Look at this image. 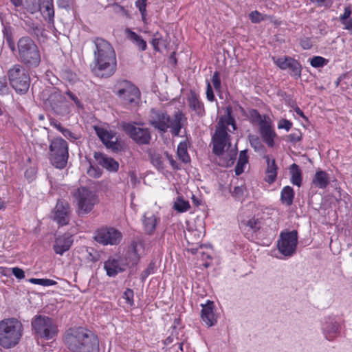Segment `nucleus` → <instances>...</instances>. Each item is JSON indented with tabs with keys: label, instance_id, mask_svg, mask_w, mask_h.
I'll return each instance as SVG.
<instances>
[{
	"label": "nucleus",
	"instance_id": "1",
	"mask_svg": "<svg viewBox=\"0 0 352 352\" xmlns=\"http://www.w3.org/2000/svg\"><path fill=\"white\" fill-rule=\"evenodd\" d=\"M63 342L70 352H100L98 336L83 327L67 329L63 336Z\"/></svg>",
	"mask_w": 352,
	"mask_h": 352
},
{
	"label": "nucleus",
	"instance_id": "2",
	"mask_svg": "<svg viewBox=\"0 0 352 352\" xmlns=\"http://www.w3.org/2000/svg\"><path fill=\"white\" fill-rule=\"evenodd\" d=\"M96 50L94 52V66L93 73L100 78H109L116 70V55L112 45L102 38L94 40Z\"/></svg>",
	"mask_w": 352,
	"mask_h": 352
},
{
	"label": "nucleus",
	"instance_id": "3",
	"mask_svg": "<svg viewBox=\"0 0 352 352\" xmlns=\"http://www.w3.org/2000/svg\"><path fill=\"white\" fill-rule=\"evenodd\" d=\"M18 62L29 69L37 68L41 63V54L38 45L30 36H23L11 51Z\"/></svg>",
	"mask_w": 352,
	"mask_h": 352
},
{
	"label": "nucleus",
	"instance_id": "4",
	"mask_svg": "<svg viewBox=\"0 0 352 352\" xmlns=\"http://www.w3.org/2000/svg\"><path fill=\"white\" fill-rule=\"evenodd\" d=\"M23 325L14 318L0 321V346L4 349L14 347L20 341Z\"/></svg>",
	"mask_w": 352,
	"mask_h": 352
},
{
	"label": "nucleus",
	"instance_id": "5",
	"mask_svg": "<svg viewBox=\"0 0 352 352\" xmlns=\"http://www.w3.org/2000/svg\"><path fill=\"white\" fill-rule=\"evenodd\" d=\"M33 333L38 338L46 340L54 339L58 333V329L56 321L45 315H36L31 321Z\"/></svg>",
	"mask_w": 352,
	"mask_h": 352
},
{
	"label": "nucleus",
	"instance_id": "6",
	"mask_svg": "<svg viewBox=\"0 0 352 352\" xmlns=\"http://www.w3.org/2000/svg\"><path fill=\"white\" fill-rule=\"evenodd\" d=\"M49 151L50 163L58 169L65 168L69 158L67 142L60 137L54 138L50 141Z\"/></svg>",
	"mask_w": 352,
	"mask_h": 352
},
{
	"label": "nucleus",
	"instance_id": "7",
	"mask_svg": "<svg viewBox=\"0 0 352 352\" xmlns=\"http://www.w3.org/2000/svg\"><path fill=\"white\" fill-rule=\"evenodd\" d=\"M28 69L21 64H15L8 72L10 85L17 94H25L29 90L30 76Z\"/></svg>",
	"mask_w": 352,
	"mask_h": 352
},
{
	"label": "nucleus",
	"instance_id": "8",
	"mask_svg": "<svg viewBox=\"0 0 352 352\" xmlns=\"http://www.w3.org/2000/svg\"><path fill=\"white\" fill-rule=\"evenodd\" d=\"M73 196L77 202L78 215L89 213L98 201L96 192L85 186L77 188Z\"/></svg>",
	"mask_w": 352,
	"mask_h": 352
},
{
	"label": "nucleus",
	"instance_id": "9",
	"mask_svg": "<svg viewBox=\"0 0 352 352\" xmlns=\"http://www.w3.org/2000/svg\"><path fill=\"white\" fill-rule=\"evenodd\" d=\"M45 105L58 116H67L72 111V104L67 101L60 91L52 93L47 99Z\"/></svg>",
	"mask_w": 352,
	"mask_h": 352
},
{
	"label": "nucleus",
	"instance_id": "10",
	"mask_svg": "<svg viewBox=\"0 0 352 352\" xmlns=\"http://www.w3.org/2000/svg\"><path fill=\"white\" fill-rule=\"evenodd\" d=\"M298 239V232L296 230L282 231L277 243L278 250L285 256H293L296 251Z\"/></svg>",
	"mask_w": 352,
	"mask_h": 352
},
{
	"label": "nucleus",
	"instance_id": "11",
	"mask_svg": "<svg viewBox=\"0 0 352 352\" xmlns=\"http://www.w3.org/2000/svg\"><path fill=\"white\" fill-rule=\"evenodd\" d=\"M122 129L138 145L149 144L151 140L150 130L137 126L135 123H123Z\"/></svg>",
	"mask_w": 352,
	"mask_h": 352
},
{
	"label": "nucleus",
	"instance_id": "12",
	"mask_svg": "<svg viewBox=\"0 0 352 352\" xmlns=\"http://www.w3.org/2000/svg\"><path fill=\"white\" fill-rule=\"evenodd\" d=\"M116 95L122 100L126 104L138 103L140 96L138 88L130 81L123 80L118 82Z\"/></svg>",
	"mask_w": 352,
	"mask_h": 352
},
{
	"label": "nucleus",
	"instance_id": "13",
	"mask_svg": "<svg viewBox=\"0 0 352 352\" xmlns=\"http://www.w3.org/2000/svg\"><path fill=\"white\" fill-rule=\"evenodd\" d=\"M94 240L103 245H116L120 243L122 234L113 227H102L98 229L94 236Z\"/></svg>",
	"mask_w": 352,
	"mask_h": 352
},
{
	"label": "nucleus",
	"instance_id": "14",
	"mask_svg": "<svg viewBox=\"0 0 352 352\" xmlns=\"http://www.w3.org/2000/svg\"><path fill=\"white\" fill-rule=\"evenodd\" d=\"M272 59L273 63L281 70L289 69V75L296 80L301 77L302 67L298 60L289 56L278 58L273 56Z\"/></svg>",
	"mask_w": 352,
	"mask_h": 352
},
{
	"label": "nucleus",
	"instance_id": "15",
	"mask_svg": "<svg viewBox=\"0 0 352 352\" xmlns=\"http://www.w3.org/2000/svg\"><path fill=\"white\" fill-rule=\"evenodd\" d=\"M69 204L64 199H58L53 210V219L59 226H66L69 222Z\"/></svg>",
	"mask_w": 352,
	"mask_h": 352
},
{
	"label": "nucleus",
	"instance_id": "16",
	"mask_svg": "<svg viewBox=\"0 0 352 352\" xmlns=\"http://www.w3.org/2000/svg\"><path fill=\"white\" fill-rule=\"evenodd\" d=\"M170 121V117L166 111L152 109L149 123L160 131L165 133L169 128L168 123Z\"/></svg>",
	"mask_w": 352,
	"mask_h": 352
},
{
	"label": "nucleus",
	"instance_id": "17",
	"mask_svg": "<svg viewBox=\"0 0 352 352\" xmlns=\"http://www.w3.org/2000/svg\"><path fill=\"white\" fill-rule=\"evenodd\" d=\"M25 28L26 32L30 37H33L38 42H44L47 38L45 25L38 23H35L32 20L25 21Z\"/></svg>",
	"mask_w": 352,
	"mask_h": 352
},
{
	"label": "nucleus",
	"instance_id": "18",
	"mask_svg": "<svg viewBox=\"0 0 352 352\" xmlns=\"http://www.w3.org/2000/svg\"><path fill=\"white\" fill-rule=\"evenodd\" d=\"M322 329L327 340L331 341L340 333V324L333 317H328L322 323Z\"/></svg>",
	"mask_w": 352,
	"mask_h": 352
},
{
	"label": "nucleus",
	"instance_id": "19",
	"mask_svg": "<svg viewBox=\"0 0 352 352\" xmlns=\"http://www.w3.org/2000/svg\"><path fill=\"white\" fill-rule=\"evenodd\" d=\"M74 239L72 235L65 233L55 238L53 250L56 254L63 255L72 245Z\"/></svg>",
	"mask_w": 352,
	"mask_h": 352
},
{
	"label": "nucleus",
	"instance_id": "20",
	"mask_svg": "<svg viewBox=\"0 0 352 352\" xmlns=\"http://www.w3.org/2000/svg\"><path fill=\"white\" fill-rule=\"evenodd\" d=\"M94 157L98 165L101 166L109 172L116 173L118 170L119 163L113 158L108 157L101 152L97 151L94 153Z\"/></svg>",
	"mask_w": 352,
	"mask_h": 352
},
{
	"label": "nucleus",
	"instance_id": "21",
	"mask_svg": "<svg viewBox=\"0 0 352 352\" xmlns=\"http://www.w3.org/2000/svg\"><path fill=\"white\" fill-rule=\"evenodd\" d=\"M214 309V304L213 301L208 300L206 305H202L201 317L208 327L214 326L217 322Z\"/></svg>",
	"mask_w": 352,
	"mask_h": 352
},
{
	"label": "nucleus",
	"instance_id": "22",
	"mask_svg": "<svg viewBox=\"0 0 352 352\" xmlns=\"http://www.w3.org/2000/svg\"><path fill=\"white\" fill-rule=\"evenodd\" d=\"M230 135H223L222 133H214L212 136V153L216 156H223L227 142L229 140Z\"/></svg>",
	"mask_w": 352,
	"mask_h": 352
},
{
	"label": "nucleus",
	"instance_id": "23",
	"mask_svg": "<svg viewBox=\"0 0 352 352\" xmlns=\"http://www.w3.org/2000/svg\"><path fill=\"white\" fill-rule=\"evenodd\" d=\"M104 269L106 271L107 275L109 277H115L119 273L125 271L126 268L124 263L121 261L113 257H109L104 263Z\"/></svg>",
	"mask_w": 352,
	"mask_h": 352
},
{
	"label": "nucleus",
	"instance_id": "24",
	"mask_svg": "<svg viewBox=\"0 0 352 352\" xmlns=\"http://www.w3.org/2000/svg\"><path fill=\"white\" fill-rule=\"evenodd\" d=\"M38 8L43 18L50 24L54 22V9L53 0H38Z\"/></svg>",
	"mask_w": 352,
	"mask_h": 352
},
{
	"label": "nucleus",
	"instance_id": "25",
	"mask_svg": "<svg viewBox=\"0 0 352 352\" xmlns=\"http://www.w3.org/2000/svg\"><path fill=\"white\" fill-rule=\"evenodd\" d=\"M263 158L265 159L267 163L265 181L271 184L276 179L278 168L274 158H271L269 155H265Z\"/></svg>",
	"mask_w": 352,
	"mask_h": 352
},
{
	"label": "nucleus",
	"instance_id": "26",
	"mask_svg": "<svg viewBox=\"0 0 352 352\" xmlns=\"http://www.w3.org/2000/svg\"><path fill=\"white\" fill-rule=\"evenodd\" d=\"M188 101L189 107L192 111H195L196 114L199 117L202 118L206 115L204 103L199 100V96L195 91L190 90Z\"/></svg>",
	"mask_w": 352,
	"mask_h": 352
},
{
	"label": "nucleus",
	"instance_id": "27",
	"mask_svg": "<svg viewBox=\"0 0 352 352\" xmlns=\"http://www.w3.org/2000/svg\"><path fill=\"white\" fill-rule=\"evenodd\" d=\"M160 218L157 217L152 212H146L143 216L142 224L145 233L148 235H152Z\"/></svg>",
	"mask_w": 352,
	"mask_h": 352
},
{
	"label": "nucleus",
	"instance_id": "28",
	"mask_svg": "<svg viewBox=\"0 0 352 352\" xmlns=\"http://www.w3.org/2000/svg\"><path fill=\"white\" fill-rule=\"evenodd\" d=\"M261 136L263 142L270 148L274 146V138L276 133L272 129L270 124L267 122L259 127Z\"/></svg>",
	"mask_w": 352,
	"mask_h": 352
},
{
	"label": "nucleus",
	"instance_id": "29",
	"mask_svg": "<svg viewBox=\"0 0 352 352\" xmlns=\"http://www.w3.org/2000/svg\"><path fill=\"white\" fill-rule=\"evenodd\" d=\"M185 119L184 114L178 111L174 115L173 119L170 118V121L168 123L169 128H170V133L173 136H179L180 131L184 126L182 120Z\"/></svg>",
	"mask_w": 352,
	"mask_h": 352
},
{
	"label": "nucleus",
	"instance_id": "30",
	"mask_svg": "<svg viewBox=\"0 0 352 352\" xmlns=\"http://www.w3.org/2000/svg\"><path fill=\"white\" fill-rule=\"evenodd\" d=\"M126 38L130 40L140 51H145L147 49L146 41L130 28H126L124 30Z\"/></svg>",
	"mask_w": 352,
	"mask_h": 352
},
{
	"label": "nucleus",
	"instance_id": "31",
	"mask_svg": "<svg viewBox=\"0 0 352 352\" xmlns=\"http://www.w3.org/2000/svg\"><path fill=\"white\" fill-rule=\"evenodd\" d=\"M312 184L320 189L326 188L329 184V175L324 170H317L312 179Z\"/></svg>",
	"mask_w": 352,
	"mask_h": 352
},
{
	"label": "nucleus",
	"instance_id": "32",
	"mask_svg": "<svg viewBox=\"0 0 352 352\" xmlns=\"http://www.w3.org/2000/svg\"><path fill=\"white\" fill-rule=\"evenodd\" d=\"M125 258L126 261L124 263L125 267L126 265L132 267L138 265L140 257L137 250L136 243H133L131 244V250L127 252Z\"/></svg>",
	"mask_w": 352,
	"mask_h": 352
},
{
	"label": "nucleus",
	"instance_id": "33",
	"mask_svg": "<svg viewBox=\"0 0 352 352\" xmlns=\"http://www.w3.org/2000/svg\"><path fill=\"white\" fill-rule=\"evenodd\" d=\"M289 173L291 175V183L300 187L302 185V175L299 166L295 163L292 164L289 168Z\"/></svg>",
	"mask_w": 352,
	"mask_h": 352
},
{
	"label": "nucleus",
	"instance_id": "34",
	"mask_svg": "<svg viewBox=\"0 0 352 352\" xmlns=\"http://www.w3.org/2000/svg\"><path fill=\"white\" fill-rule=\"evenodd\" d=\"M294 190L289 186L283 187L280 191V200L283 204L290 206L293 204L294 198Z\"/></svg>",
	"mask_w": 352,
	"mask_h": 352
},
{
	"label": "nucleus",
	"instance_id": "35",
	"mask_svg": "<svg viewBox=\"0 0 352 352\" xmlns=\"http://www.w3.org/2000/svg\"><path fill=\"white\" fill-rule=\"evenodd\" d=\"M248 150L245 149L239 153V157L234 168V173L236 176L241 175L244 172V166L248 163Z\"/></svg>",
	"mask_w": 352,
	"mask_h": 352
},
{
	"label": "nucleus",
	"instance_id": "36",
	"mask_svg": "<svg viewBox=\"0 0 352 352\" xmlns=\"http://www.w3.org/2000/svg\"><path fill=\"white\" fill-rule=\"evenodd\" d=\"M188 142L186 140L181 142L177 149L178 158L184 163L187 164L190 162V157L188 153Z\"/></svg>",
	"mask_w": 352,
	"mask_h": 352
},
{
	"label": "nucleus",
	"instance_id": "37",
	"mask_svg": "<svg viewBox=\"0 0 352 352\" xmlns=\"http://www.w3.org/2000/svg\"><path fill=\"white\" fill-rule=\"evenodd\" d=\"M237 155V149L236 148H232L228 151L226 154H223L221 157L222 160V166H224L226 167H230L232 166L236 160Z\"/></svg>",
	"mask_w": 352,
	"mask_h": 352
},
{
	"label": "nucleus",
	"instance_id": "38",
	"mask_svg": "<svg viewBox=\"0 0 352 352\" xmlns=\"http://www.w3.org/2000/svg\"><path fill=\"white\" fill-rule=\"evenodd\" d=\"M3 36L4 41L10 51L14 50V47L16 46V43L14 41L12 28L10 26L3 28Z\"/></svg>",
	"mask_w": 352,
	"mask_h": 352
},
{
	"label": "nucleus",
	"instance_id": "39",
	"mask_svg": "<svg viewBox=\"0 0 352 352\" xmlns=\"http://www.w3.org/2000/svg\"><path fill=\"white\" fill-rule=\"evenodd\" d=\"M249 119L253 124H258L259 127L267 122L265 119H263L261 115L257 109H252L249 111Z\"/></svg>",
	"mask_w": 352,
	"mask_h": 352
},
{
	"label": "nucleus",
	"instance_id": "40",
	"mask_svg": "<svg viewBox=\"0 0 352 352\" xmlns=\"http://www.w3.org/2000/svg\"><path fill=\"white\" fill-rule=\"evenodd\" d=\"M309 61L311 66L314 68L323 67L329 63L328 59L320 56H314L309 58Z\"/></svg>",
	"mask_w": 352,
	"mask_h": 352
},
{
	"label": "nucleus",
	"instance_id": "41",
	"mask_svg": "<svg viewBox=\"0 0 352 352\" xmlns=\"http://www.w3.org/2000/svg\"><path fill=\"white\" fill-rule=\"evenodd\" d=\"M151 164L159 170L164 168L162 157L159 153H149Z\"/></svg>",
	"mask_w": 352,
	"mask_h": 352
},
{
	"label": "nucleus",
	"instance_id": "42",
	"mask_svg": "<svg viewBox=\"0 0 352 352\" xmlns=\"http://www.w3.org/2000/svg\"><path fill=\"white\" fill-rule=\"evenodd\" d=\"M86 253L85 259L87 262L96 263L100 258V253L93 248H87Z\"/></svg>",
	"mask_w": 352,
	"mask_h": 352
},
{
	"label": "nucleus",
	"instance_id": "43",
	"mask_svg": "<svg viewBox=\"0 0 352 352\" xmlns=\"http://www.w3.org/2000/svg\"><path fill=\"white\" fill-rule=\"evenodd\" d=\"M190 208V204L188 201L184 200L182 197H179L177 201L175 202L174 208L179 212H184L188 210Z\"/></svg>",
	"mask_w": 352,
	"mask_h": 352
},
{
	"label": "nucleus",
	"instance_id": "44",
	"mask_svg": "<svg viewBox=\"0 0 352 352\" xmlns=\"http://www.w3.org/2000/svg\"><path fill=\"white\" fill-rule=\"evenodd\" d=\"M95 130L98 137L104 144V142H107V141L111 140L113 138V135L111 134V133L109 132L106 129L100 127H96Z\"/></svg>",
	"mask_w": 352,
	"mask_h": 352
},
{
	"label": "nucleus",
	"instance_id": "45",
	"mask_svg": "<svg viewBox=\"0 0 352 352\" xmlns=\"http://www.w3.org/2000/svg\"><path fill=\"white\" fill-rule=\"evenodd\" d=\"M28 281L32 284L39 285L44 287L56 285L57 284L56 281L48 278H31L28 280Z\"/></svg>",
	"mask_w": 352,
	"mask_h": 352
},
{
	"label": "nucleus",
	"instance_id": "46",
	"mask_svg": "<svg viewBox=\"0 0 352 352\" xmlns=\"http://www.w3.org/2000/svg\"><path fill=\"white\" fill-rule=\"evenodd\" d=\"M155 268H156L155 261L152 260L149 263L147 268L146 270H144L140 275V278H141L142 281L144 282L149 275L154 274L155 272Z\"/></svg>",
	"mask_w": 352,
	"mask_h": 352
},
{
	"label": "nucleus",
	"instance_id": "47",
	"mask_svg": "<svg viewBox=\"0 0 352 352\" xmlns=\"http://www.w3.org/2000/svg\"><path fill=\"white\" fill-rule=\"evenodd\" d=\"M89 167L87 170V174L94 178H99L102 175V170L98 166L92 164L91 160H89Z\"/></svg>",
	"mask_w": 352,
	"mask_h": 352
},
{
	"label": "nucleus",
	"instance_id": "48",
	"mask_svg": "<svg viewBox=\"0 0 352 352\" xmlns=\"http://www.w3.org/2000/svg\"><path fill=\"white\" fill-rule=\"evenodd\" d=\"M151 43L155 52H160V46L166 48L168 44L166 39H164L162 36L160 38H152Z\"/></svg>",
	"mask_w": 352,
	"mask_h": 352
},
{
	"label": "nucleus",
	"instance_id": "49",
	"mask_svg": "<svg viewBox=\"0 0 352 352\" xmlns=\"http://www.w3.org/2000/svg\"><path fill=\"white\" fill-rule=\"evenodd\" d=\"M104 145L107 148L111 149L115 153H119L123 150L122 144L118 140L112 141L111 140H109L107 142H104Z\"/></svg>",
	"mask_w": 352,
	"mask_h": 352
},
{
	"label": "nucleus",
	"instance_id": "50",
	"mask_svg": "<svg viewBox=\"0 0 352 352\" xmlns=\"http://www.w3.org/2000/svg\"><path fill=\"white\" fill-rule=\"evenodd\" d=\"M249 140L251 146L254 148L255 151H261L265 148L264 146L261 142V140L258 136L250 135Z\"/></svg>",
	"mask_w": 352,
	"mask_h": 352
},
{
	"label": "nucleus",
	"instance_id": "51",
	"mask_svg": "<svg viewBox=\"0 0 352 352\" xmlns=\"http://www.w3.org/2000/svg\"><path fill=\"white\" fill-rule=\"evenodd\" d=\"M226 114L223 117H224V120L226 122L227 126L228 125L234 124V123H236V120L234 116H232V107L230 105L226 107Z\"/></svg>",
	"mask_w": 352,
	"mask_h": 352
},
{
	"label": "nucleus",
	"instance_id": "52",
	"mask_svg": "<svg viewBox=\"0 0 352 352\" xmlns=\"http://www.w3.org/2000/svg\"><path fill=\"white\" fill-rule=\"evenodd\" d=\"M228 129L224 120V117L221 116L218 122L214 133L219 134L222 133L223 135H230L228 133Z\"/></svg>",
	"mask_w": 352,
	"mask_h": 352
},
{
	"label": "nucleus",
	"instance_id": "53",
	"mask_svg": "<svg viewBox=\"0 0 352 352\" xmlns=\"http://www.w3.org/2000/svg\"><path fill=\"white\" fill-rule=\"evenodd\" d=\"M245 225L249 227L254 232H256L261 228V222L258 219L252 218L249 219Z\"/></svg>",
	"mask_w": 352,
	"mask_h": 352
},
{
	"label": "nucleus",
	"instance_id": "54",
	"mask_svg": "<svg viewBox=\"0 0 352 352\" xmlns=\"http://www.w3.org/2000/svg\"><path fill=\"white\" fill-rule=\"evenodd\" d=\"M245 187L243 186H235L232 191H230L232 196L236 199H240L244 194Z\"/></svg>",
	"mask_w": 352,
	"mask_h": 352
},
{
	"label": "nucleus",
	"instance_id": "55",
	"mask_svg": "<svg viewBox=\"0 0 352 352\" xmlns=\"http://www.w3.org/2000/svg\"><path fill=\"white\" fill-rule=\"evenodd\" d=\"M299 44L303 50H310L313 47V42L309 37H302L299 40Z\"/></svg>",
	"mask_w": 352,
	"mask_h": 352
},
{
	"label": "nucleus",
	"instance_id": "56",
	"mask_svg": "<svg viewBox=\"0 0 352 352\" xmlns=\"http://www.w3.org/2000/svg\"><path fill=\"white\" fill-rule=\"evenodd\" d=\"M302 133L300 131L290 133L287 136V141L292 143L300 142L302 140Z\"/></svg>",
	"mask_w": 352,
	"mask_h": 352
},
{
	"label": "nucleus",
	"instance_id": "57",
	"mask_svg": "<svg viewBox=\"0 0 352 352\" xmlns=\"http://www.w3.org/2000/svg\"><path fill=\"white\" fill-rule=\"evenodd\" d=\"M249 19L253 23H258L263 20L262 14L257 10L251 12L249 14Z\"/></svg>",
	"mask_w": 352,
	"mask_h": 352
},
{
	"label": "nucleus",
	"instance_id": "58",
	"mask_svg": "<svg viewBox=\"0 0 352 352\" xmlns=\"http://www.w3.org/2000/svg\"><path fill=\"white\" fill-rule=\"evenodd\" d=\"M133 296V290L129 288H127L123 294V298L126 300V302L130 305H133L134 304Z\"/></svg>",
	"mask_w": 352,
	"mask_h": 352
},
{
	"label": "nucleus",
	"instance_id": "59",
	"mask_svg": "<svg viewBox=\"0 0 352 352\" xmlns=\"http://www.w3.org/2000/svg\"><path fill=\"white\" fill-rule=\"evenodd\" d=\"M212 82L216 90H219L221 88L220 74L218 71H215L212 78Z\"/></svg>",
	"mask_w": 352,
	"mask_h": 352
},
{
	"label": "nucleus",
	"instance_id": "60",
	"mask_svg": "<svg viewBox=\"0 0 352 352\" xmlns=\"http://www.w3.org/2000/svg\"><path fill=\"white\" fill-rule=\"evenodd\" d=\"M292 127V122L287 119L283 118L278 123V129H284L289 131Z\"/></svg>",
	"mask_w": 352,
	"mask_h": 352
},
{
	"label": "nucleus",
	"instance_id": "61",
	"mask_svg": "<svg viewBox=\"0 0 352 352\" xmlns=\"http://www.w3.org/2000/svg\"><path fill=\"white\" fill-rule=\"evenodd\" d=\"M74 0H57L58 8L69 10L74 4Z\"/></svg>",
	"mask_w": 352,
	"mask_h": 352
},
{
	"label": "nucleus",
	"instance_id": "62",
	"mask_svg": "<svg viewBox=\"0 0 352 352\" xmlns=\"http://www.w3.org/2000/svg\"><path fill=\"white\" fill-rule=\"evenodd\" d=\"M66 94L69 97V98L72 101H74V104L76 105L77 107L81 109H83V104L74 94H73L71 91L68 90L66 91Z\"/></svg>",
	"mask_w": 352,
	"mask_h": 352
},
{
	"label": "nucleus",
	"instance_id": "63",
	"mask_svg": "<svg viewBox=\"0 0 352 352\" xmlns=\"http://www.w3.org/2000/svg\"><path fill=\"white\" fill-rule=\"evenodd\" d=\"M8 93L7 80L5 76L0 77V95H5Z\"/></svg>",
	"mask_w": 352,
	"mask_h": 352
},
{
	"label": "nucleus",
	"instance_id": "64",
	"mask_svg": "<svg viewBox=\"0 0 352 352\" xmlns=\"http://www.w3.org/2000/svg\"><path fill=\"white\" fill-rule=\"evenodd\" d=\"M12 274L19 280L25 278V272L20 267H14L11 268Z\"/></svg>",
	"mask_w": 352,
	"mask_h": 352
}]
</instances>
